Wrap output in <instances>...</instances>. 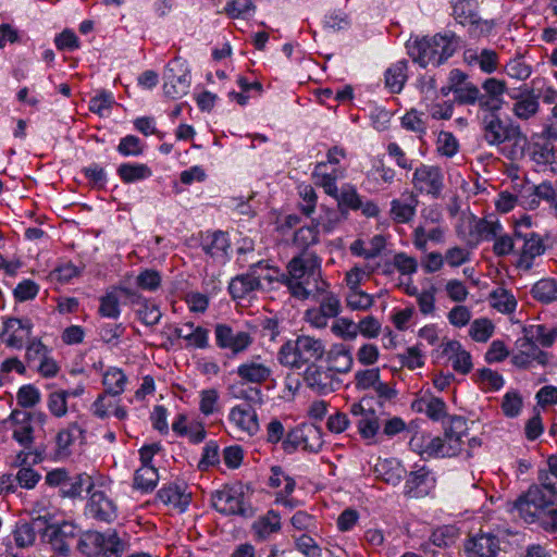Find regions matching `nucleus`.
Wrapping results in <instances>:
<instances>
[{
  "label": "nucleus",
  "instance_id": "obj_1",
  "mask_svg": "<svg viewBox=\"0 0 557 557\" xmlns=\"http://www.w3.org/2000/svg\"><path fill=\"white\" fill-rule=\"evenodd\" d=\"M276 280L299 300H319L329 288V283L322 277L321 260L307 251L292 258L286 265V273H282Z\"/></svg>",
  "mask_w": 557,
  "mask_h": 557
},
{
  "label": "nucleus",
  "instance_id": "obj_2",
  "mask_svg": "<svg viewBox=\"0 0 557 557\" xmlns=\"http://www.w3.org/2000/svg\"><path fill=\"white\" fill-rule=\"evenodd\" d=\"M515 508L527 523L537 522L545 531H557V503L540 486H530L515 503Z\"/></svg>",
  "mask_w": 557,
  "mask_h": 557
},
{
  "label": "nucleus",
  "instance_id": "obj_3",
  "mask_svg": "<svg viewBox=\"0 0 557 557\" xmlns=\"http://www.w3.org/2000/svg\"><path fill=\"white\" fill-rule=\"evenodd\" d=\"M325 352L323 339L301 334L280 347L277 360L285 368L300 370L322 359Z\"/></svg>",
  "mask_w": 557,
  "mask_h": 557
},
{
  "label": "nucleus",
  "instance_id": "obj_4",
  "mask_svg": "<svg viewBox=\"0 0 557 557\" xmlns=\"http://www.w3.org/2000/svg\"><path fill=\"white\" fill-rule=\"evenodd\" d=\"M458 46V37L450 33L416 39L407 45V49L413 62L425 67L430 64L434 66L443 64L456 52Z\"/></svg>",
  "mask_w": 557,
  "mask_h": 557
},
{
  "label": "nucleus",
  "instance_id": "obj_5",
  "mask_svg": "<svg viewBox=\"0 0 557 557\" xmlns=\"http://www.w3.org/2000/svg\"><path fill=\"white\" fill-rule=\"evenodd\" d=\"M77 549L86 557H98L107 552L121 554L124 547L114 530H108L106 533L89 530L81 534Z\"/></svg>",
  "mask_w": 557,
  "mask_h": 557
},
{
  "label": "nucleus",
  "instance_id": "obj_6",
  "mask_svg": "<svg viewBox=\"0 0 557 557\" xmlns=\"http://www.w3.org/2000/svg\"><path fill=\"white\" fill-rule=\"evenodd\" d=\"M478 9L476 0H456L453 4L454 18L462 26H468L473 38L487 36L494 28V22L481 18Z\"/></svg>",
  "mask_w": 557,
  "mask_h": 557
},
{
  "label": "nucleus",
  "instance_id": "obj_7",
  "mask_svg": "<svg viewBox=\"0 0 557 557\" xmlns=\"http://www.w3.org/2000/svg\"><path fill=\"white\" fill-rule=\"evenodd\" d=\"M513 236L522 242L521 247L517 250L515 265L523 272H529L534 267L535 259L546 251L544 237L533 231L525 232L519 228L513 232Z\"/></svg>",
  "mask_w": 557,
  "mask_h": 557
},
{
  "label": "nucleus",
  "instance_id": "obj_8",
  "mask_svg": "<svg viewBox=\"0 0 557 557\" xmlns=\"http://www.w3.org/2000/svg\"><path fill=\"white\" fill-rule=\"evenodd\" d=\"M466 420L461 417H453L443 436H435L433 449L435 457L446 458L457 456L463 447L466 436Z\"/></svg>",
  "mask_w": 557,
  "mask_h": 557
},
{
  "label": "nucleus",
  "instance_id": "obj_9",
  "mask_svg": "<svg viewBox=\"0 0 557 557\" xmlns=\"http://www.w3.org/2000/svg\"><path fill=\"white\" fill-rule=\"evenodd\" d=\"M163 91L172 100L178 99L188 92L190 75L186 61L181 58L171 60L163 73Z\"/></svg>",
  "mask_w": 557,
  "mask_h": 557
},
{
  "label": "nucleus",
  "instance_id": "obj_10",
  "mask_svg": "<svg viewBox=\"0 0 557 557\" xmlns=\"http://www.w3.org/2000/svg\"><path fill=\"white\" fill-rule=\"evenodd\" d=\"M283 446L287 453L297 448L318 453L323 446L322 431L319 426L311 423L298 425L287 433Z\"/></svg>",
  "mask_w": 557,
  "mask_h": 557
},
{
  "label": "nucleus",
  "instance_id": "obj_11",
  "mask_svg": "<svg viewBox=\"0 0 557 557\" xmlns=\"http://www.w3.org/2000/svg\"><path fill=\"white\" fill-rule=\"evenodd\" d=\"M273 374L272 362L261 355H255L243 361L236 369V375L243 385L260 386Z\"/></svg>",
  "mask_w": 557,
  "mask_h": 557
},
{
  "label": "nucleus",
  "instance_id": "obj_12",
  "mask_svg": "<svg viewBox=\"0 0 557 557\" xmlns=\"http://www.w3.org/2000/svg\"><path fill=\"white\" fill-rule=\"evenodd\" d=\"M411 184L416 191L438 198L444 188V174L440 166L420 164L412 174Z\"/></svg>",
  "mask_w": 557,
  "mask_h": 557
},
{
  "label": "nucleus",
  "instance_id": "obj_13",
  "mask_svg": "<svg viewBox=\"0 0 557 557\" xmlns=\"http://www.w3.org/2000/svg\"><path fill=\"white\" fill-rule=\"evenodd\" d=\"M214 334L218 347L230 350L234 356L244 354L253 344L249 332L235 330L227 324H216Z\"/></svg>",
  "mask_w": 557,
  "mask_h": 557
},
{
  "label": "nucleus",
  "instance_id": "obj_14",
  "mask_svg": "<svg viewBox=\"0 0 557 557\" xmlns=\"http://www.w3.org/2000/svg\"><path fill=\"white\" fill-rule=\"evenodd\" d=\"M500 107H484L481 114L484 138L490 145L506 143L516 126L505 124L498 114Z\"/></svg>",
  "mask_w": 557,
  "mask_h": 557
},
{
  "label": "nucleus",
  "instance_id": "obj_15",
  "mask_svg": "<svg viewBox=\"0 0 557 557\" xmlns=\"http://www.w3.org/2000/svg\"><path fill=\"white\" fill-rule=\"evenodd\" d=\"M33 323L29 319L8 318L3 321L1 339L10 348L22 349L30 339Z\"/></svg>",
  "mask_w": 557,
  "mask_h": 557
},
{
  "label": "nucleus",
  "instance_id": "obj_16",
  "mask_svg": "<svg viewBox=\"0 0 557 557\" xmlns=\"http://www.w3.org/2000/svg\"><path fill=\"white\" fill-rule=\"evenodd\" d=\"M304 381L310 389L319 394H330L334 392L341 383L327 367H322L317 364V362L305 369Z\"/></svg>",
  "mask_w": 557,
  "mask_h": 557
},
{
  "label": "nucleus",
  "instance_id": "obj_17",
  "mask_svg": "<svg viewBox=\"0 0 557 557\" xmlns=\"http://www.w3.org/2000/svg\"><path fill=\"white\" fill-rule=\"evenodd\" d=\"M349 412L357 418L356 424L361 437L370 443H374L381 429V422L375 410L366 408L363 403L360 401L354 403L350 406Z\"/></svg>",
  "mask_w": 557,
  "mask_h": 557
},
{
  "label": "nucleus",
  "instance_id": "obj_18",
  "mask_svg": "<svg viewBox=\"0 0 557 557\" xmlns=\"http://www.w3.org/2000/svg\"><path fill=\"white\" fill-rule=\"evenodd\" d=\"M549 356L541 350L536 343L528 336L516 342V351L512 355V363L518 368H529L533 362L541 366L547 364Z\"/></svg>",
  "mask_w": 557,
  "mask_h": 557
},
{
  "label": "nucleus",
  "instance_id": "obj_19",
  "mask_svg": "<svg viewBox=\"0 0 557 557\" xmlns=\"http://www.w3.org/2000/svg\"><path fill=\"white\" fill-rule=\"evenodd\" d=\"M86 509L94 519L107 523L112 522L117 517L115 503L101 490H91Z\"/></svg>",
  "mask_w": 557,
  "mask_h": 557
},
{
  "label": "nucleus",
  "instance_id": "obj_20",
  "mask_svg": "<svg viewBox=\"0 0 557 557\" xmlns=\"http://www.w3.org/2000/svg\"><path fill=\"white\" fill-rule=\"evenodd\" d=\"M211 500L213 508L223 515H246L243 493L234 487L214 492Z\"/></svg>",
  "mask_w": 557,
  "mask_h": 557
},
{
  "label": "nucleus",
  "instance_id": "obj_21",
  "mask_svg": "<svg viewBox=\"0 0 557 557\" xmlns=\"http://www.w3.org/2000/svg\"><path fill=\"white\" fill-rule=\"evenodd\" d=\"M228 422L242 434L248 437L256 435L259 430L258 414L248 405H237L231 408Z\"/></svg>",
  "mask_w": 557,
  "mask_h": 557
},
{
  "label": "nucleus",
  "instance_id": "obj_22",
  "mask_svg": "<svg viewBox=\"0 0 557 557\" xmlns=\"http://www.w3.org/2000/svg\"><path fill=\"white\" fill-rule=\"evenodd\" d=\"M499 539L491 533H480L465 543L467 557H497L500 549Z\"/></svg>",
  "mask_w": 557,
  "mask_h": 557
},
{
  "label": "nucleus",
  "instance_id": "obj_23",
  "mask_svg": "<svg viewBox=\"0 0 557 557\" xmlns=\"http://www.w3.org/2000/svg\"><path fill=\"white\" fill-rule=\"evenodd\" d=\"M258 270H262V262L252 264L248 273L237 275L231 281L228 290L233 298H244L261 288L260 276L257 275Z\"/></svg>",
  "mask_w": 557,
  "mask_h": 557
},
{
  "label": "nucleus",
  "instance_id": "obj_24",
  "mask_svg": "<svg viewBox=\"0 0 557 557\" xmlns=\"http://www.w3.org/2000/svg\"><path fill=\"white\" fill-rule=\"evenodd\" d=\"M435 479L425 467L411 471L405 483V494L409 497H423L434 487Z\"/></svg>",
  "mask_w": 557,
  "mask_h": 557
},
{
  "label": "nucleus",
  "instance_id": "obj_25",
  "mask_svg": "<svg viewBox=\"0 0 557 557\" xmlns=\"http://www.w3.org/2000/svg\"><path fill=\"white\" fill-rule=\"evenodd\" d=\"M419 200L413 191H405L399 198L391 201L389 216L399 224L410 222L416 215Z\"/></svg>",
  "mask_w": 557,
  "mask_h": 557
},
{
  "label": "nucleus",
  "instance_id": "obj_26",
  "mask_svg": "<svg viewBox=\"0 0 557 557\" xmlns=\"http://www.w3.org/2000/svg\"><path fill=\"white\" fill-rule=\"evenodd\" d=\"M84 438L85 430L77 422H72L66 428L61 429L55 436L57 457L65 458L70 456L71 446L78 440L83 442Z\"/></svg>",
  "mask_w": 557,
  "mask_h": 557
},
{
  "label": "nucleus",
  "instance_id": "obj_27",
  "mask_svg": "<svg viewBox=\"0 0 557 557\" xmlns=\"http://www.w3.org/2000/svg\"><path fill=\"white\" fill-rule=\"evenodd\" d=\"M326 354L327 368L335 373H347L350 371L354 359L350 348L344 344L333 345Z\"/></svg>",
  "mask_w": 557,
  "mask_h": 557
},
{
  "label": "nucleus",
  "instance_id": "obj_28",
  "mask_svg": "<svg viewBox=\"0 0 557 557\" xmlns=\"http://www.w3.org/2000/svg\"><path fill=\"white\" fill-rule=\"evenodd\" d=\"M10 420L15 424L13 438L24 448L30 449L34 443V429L28 413L13 410L10 414Z\"/></svg>",
  "mask_w": 557,
  "mask_h": 557
},
{
  "label": "nucleus",
  "instance_id": "obj_29",
  "mask_svg": "<svg viewBox=\"0 0 557 557\" xmlns=\"http://www.w3.org/2000/svg\"><path fill=\"white\" fill-rule=\"evenodd\" d=\"M443 352L448 355L456 372L468 374L472 370L471 355L462 348L458 341H448L444 345Z\"/></svg>",
  "mask_w": 557,
  "mask_h": 557
},
{
  "label": "nucleus",
  "instance_id": "obj_30",
  "mask_svg": "<svg viewBox=\"0 0 557 557\" xmlns=\"http://www.w3.org/2000/svg\"><path fill=\"white\" fill-rule=\"evenodd\" d=\"M550 140L544 135L533 137L529 145V156L533 162L547 165L555 161V147Z\"/></svg>",
  "mask_w": 557,
  "mask_h": 557
},
{
  "label": "nucleus",
  "instance_id": "obj_31",
  "mask_svg": "<svg viewBox=\"0 0 557 557\" xmlns=\"http://www.w3.org/2000/svg\"><path fill=\"white\" fill-rule=\"evenodd\" d=\"M157 498L164 505L172 506L181 511L185 510L190 502V495L177 484H169L160 488Z\"/></svg>",
  "mask_w": 557,
  "mask_h": 557
},
{
  "label": "nucleus",
  "instance_id": "obj_32",
  "mask_svg": "<svg viewBox=\"0 0 557 557\" xmlns=\"http://www.w3.org/2000/svg\"><path fill=\"white\" fill-rule=\"evenodd\" d=\"M75 531L76 528L71 522H63L53 528L50 534V543L53 549L61 555H66L75 537Z\"/></svg>",
  "mask_w": 557,
  "mask_h": 557
},
{
  "label": "nucleus",
  "instance_id": "obj_33",
  "mask_svg": "<svg viewBox=\"0 0 557 557\" xmlns=\"http://www.w3.org/2000/svg\"><path fill=\"white\" fill-rule=\"evenodd\" d=\"M419 412H424L431 420L440 421L447 416V407L443 399L435 396H423L413 404Z\"/></svg>",
  "mask_w": 557,
  "mask_h": 557
},
{
  "label": "nucleus",
  "instance_id": "obj_34",
  "mask_svg": "<svg viewBox=\"0 0 557 557\" xmlns=\"http://www.w3.org/2000/svg\"><path fill=\"white\" fill-rule=\"evenodd\" d=\"M94 486L91 476L86 473L69 474L61 494L63 497L76 498L81 497L84 491L90 493Z\"/></svg>",
  "mask_w": 557,
  "mask_h": 557
},
{
  "label": "nucleus",
  "instance_id": "obj_35",
  "mask_svg": "<svg viewBox=\"0 0 557 557\" xmlns=\"http://www.w3.org/2000/svg\"><path fill=\"white\" fill-rule=\"evenodd\" d=\"M530 293L541 304L557 302V278L544 277L539 280L533 284Z\"/></svg>",
  "mask_w": 557,
  "mask_h": 557
},
{
  "label": "nucleus",
  "instance_id": "obj_36",
  "mask_svg": "<svg viewBox=\"0 0 557 557\" xmlns=\"http://www.w3.org/2000/svg\"><path fill=\"white\" fill-rule=\"evenodd\" d=\"M375 472L387 484L398 485L405 473V468L395 459H385L375 466Z\"/></svg>",
  "mask_w": 557,
  "mask_h": 557
},
{
  "label": "nucleus",
  "instance_id": "obj_37",
  "mask_svg": "<svg viewBox=\"0 0 557 557\" xmlns=\"http://www.w3.org/2000/svg\"><path fill=\"white\" fill-rule=\"evenodd\" d=\"M408 62L406 60L397 61L385 72V86L393 94L399 92L407 81Z\"/></svg>",
  "mask_w": 557,
  "mask_h": 557
},
{
  "label": "nucleus",
  "instance_id": "obj_38",
  "mask_svg": "<svg viewBox=\"0 0 557 557\" xmlns=\"http://www.w3.org/2000/svg\"><path fill=\"white\" fill-rule=\"evenodd\" d=\"M159 481L158 470L153 466H141L135 471L133 486L143 493L154 490Z\"/></svg>",
  "mask_w": 557,
  "mask_h": 557
},
{
  "label": "nucleus",
  "instance_id": "obj_39",
  "mask_svg": "<svg viewBox=\"0 0 557 557\" xmlns=\"http://www.w3.org/2000/svg\"><path fill=\"white\" fill-rule=\"evenodd\" d=\"M490 304L498 312L510 314L517 308V299L512 293L504 287H497L490 294Z\"/></svg>",
  "mask_w": 557,
  "mask_h": 557
},
{
  "label": "nucleus",
  "instance_id": "obj_40",
  "mask_svg": "<svg viewBox=\"0 0 557 557\" xmlns=\"http://www.w3.org/2000/svg\"><path fill=\"white\" fill-rule=\"evenodd\" d=\"M127 377L119 368H110L103 374L104 392L111 396H119L125 389Z\"/></svg>",
  "mask_w": 557,
  "mask_h": 557
},
{
  "label": "nucleus",
  "instance_id": "obj_41",
  "mask_svg": "<svg viewBox=\"0 0 557 557\" xmlns=\"http://www.w3.org/2000/svg\"><path fill=\"white\" fill-rule=\"evenodd\" d=\"M117 175L124 183L128 184L150 177L152 171L143 163H123L117 168Z\"/></svg>",
  "mask_w": 557,
  "mask_h": 557
},
{
  "label": "nucleus",
  "instance_id": "obj_42",
  "mask_svg": "<svg viewBox=\"0 0 557 557\" xmlns=\"http://www.w3.org/2000/svg\"><path fill=\"white\" fill-rule=\"evenodd\" d=\"M504 226L498 219L485 218L475 222L473 233L478 240H493L503 231Z\"/></svg>",
  "mask_w": 557,
  "mask_h": 557
},
{
  "label": "nucleus",
  "instance_id": "obj_43",
  "mask_svg": "<svg viewBox=\"0 0 557 557\" xmlns=\"http://www.w3.org/2000/svg\"><path fill=\"white\" fill-rule=\"evenodd\" d=\"M281 529V517L271 510L253 523V530L258 537L267 539Z\"/></svg>",
  "mask_w": 557,
  "mask_h": 557
},
{
  "label": "nucleus",
  "instance_id": "obj_44",
  "mask_svg": "<svg viewBox=\"0 0 557 557\" xmlns=\"http://www.w3.org/2000/svg\"><path fill=\"white\" fill-rule=\"evenodd\" d=\"M326 166L325 162H319L315 164L314 170L312 172V178L314 181V184L318 186H321L324 191L334 197L337 198L338 188L336 185V175L335 174H329V173H321V170Z\"/></svg>",
  "mask_w": 557,
  "mask_h": 557
},
{
  "label": "nucleus",
  "instance_id": "obj_45",
  "mask_svg": "<svg viewBox=\"0 0 557 557\" xmlns=\"http://www.w3.org/2000/svg\"><path fill=\"white\" fill-rule=\"evenodd\" d=\"M434 442L435 438L431 435L416 432L409 441V446L412 451L420 456L435 457L434 449L432 448Z\"/></svg>",
  "mask_w": 557,
  "mask_h": 557
},
{
  "label": "nucleus",
  "instance_id": "obj_46",
  "mask_svg": "<svg viewBox=\"0 0 557 557\" xmlns=\"http://www.w3.org/2000/svg\"><path fill=\"white\" fill-rule=\"evenodd\" d=\"M494 333V325L486 318L475 319L469 330L471 338L478 343L487 342Z\"/></svg>",
  "mask_w": 557,
  "mask_h": 557
},
{
  "label": "nucleus",
  "instance_id": "obj_47",
  "mask_svg": "<svg viewBox=\"0 0 557 557\" xmlns=\"http://www.w3.org/2000/svg\"><path fill=\"white\" fill-rule=\"evenodd\" d=\"M199 410L205 416H211L220 410V395L215 388H207L200 392Z\"/></svg>",
  "mask_w": 557,
  "mask_h": 557
},
{
  "label": "nucleus",
  "instance_id": "obj_48",
  "mask_svg": "<svg viewBox=\"0 0 557 557\" xmlns=\"http://www.w3.org/2000/svg\"><path fill=\"white\" fill-rule=\"evenodd\" d=\"M284 484L285 494L290 495L296 486V482L293 478L287 475L280 466L271 467V475L269 478V486L277 488Z\"/></svg>",
  "mask_w": 557,
  "mask_h": 557
},
{
  "label": "nucleus",
  "instance_id": "obj_49",
  "mask_svg": "<svg viewBox=\"0 0 557 557\" xmlns=\"http://www.w3.org/2000/svg\"><path fill=\"white\" fill-rule=\"evenodd\" d=\"M346 302L351 310L364 311L373 306L374 299L361 289H352L347 293Z\"/></svg>",
  "mask_w": 557,
  "mask_h": 557
},
{
  "label": "nucleus",
  "instance_id": "obj_50",
  "mask_svg": "<svg viewBox=\"0 0 557 557\" xmlns=\"http://www.w3.org/2000/svg\"><path fill=\"white\" fill-rule=\"evenodd\" d=\"M376 268L370 264L364 267L355 265L346 273V284L349 290L360 289V285L364 277H369L375 272Z\"/></svg>",
  "mask_w": 557,
  "mask_h": 557
},
{
  "label": "nucleus",
  "instance_id": "obj_51",
  "mask_svg": "<svg viewBox=\"0 0 557 557\" xmlns=\"http://www.w3.org/2000/svg\"><path fill=\"white\" fill-rule=\"evenodd\" d=\"M342 218L337 209L321 206V212L315 220V225L321 226L326 233L332 232L339 224Z\"/></svg>",
  "mask_w": 557,
  "mask_h": 557
},
{
  "label": "nucleus",
  "instance_id": "obj_52",
  "mask_svg": "<svg viewBox=\"0 0 557 557\" xmlns=\"http://www.w3.org/2000/svg\"><path fill=\"white\" fill-rule=\"evenodd\" d=\"M506 141L511 143V149L508 153V157L511 160H518L524 156L525 148L528 146V138L521 133L519 127H515Z\"/></svg>",
  "mask_w": 557,
  "mask_h": 557
},
{
  "label": "nucleus",
  "instance_id": "obj_53",
  "mask_svg": "<svg viewBox=\"0 0 557 557\" xmlns=\"http://www.w3.org/2000/svg\"><path fill=\"white\" fill-rule=\"evenodd\" d=\"M47 407L53 417H65L69 410L66 394L61 393V391L50 393L47 399Z\"/></svg>",
  "mask_w": 557,
  "mask_h": 557
},
{
  "label": "nucleus",
  "instance_id": "obj_54",
  "mask_svg": "<svg viewBox=\"0 0 557 557\" xmlns=\"http://www.w3.org/2000/svg\"><path fill=\"white\" fill-rule=\"evenodd\" d=\"M298 190L301 198L299 209L305 215L310 216L317 207L318 196L315 190L311 185H301L298 187Z\"/></svg>",
  "mask_w": 557,
  "mask_h": 557
},
{
  "label": "nucleus",
  "instance_id": "obj_55",
  "mask_svg": "<svg viewBox=\"0 0 557 557\" xmlns=\"http://www.w3.org/2000/svg\"><path fill=\"white\" fill-rule=\"evenodd\" d=\"M515 236L500 231L493 239V252L497 257H506L515 252Z\"/></svg>",
  "mask_w": 557,
  "mask_h": 557
},
{
  "label": "nucleus",
  "instance_id": "obj_56",
  "mask_svg": "<svg viewBox=\"0 0 557 557\" xmlns=\"http://www.w3.org/2000/svg\"><path fill=\"white\" fill-rule=\"evenodd\" d=\"M457 535L455 528L445 525L433 531L430 540L437 547H448L456 542Z\"/></svg>",
  "mask_w": 557,
  "mask_h": 557
},
{
  "label": "nucleus",
  "instance_id": "obj_57",
  "mask_svg": "<svg viewBox=\"0 0 557 557\" xmlns=\"http://www.w3.org/2000/svg\"><path fill=\"white\" fill-rule=\"evenodd\" d=\"M455 99L460 104H473L476 100L480 101V104H488L487 101L483 102L480 90L472 83H467L461 88L456 89Z\"/></svg>",
  "mask_w": 557,
  "mask_h": 557
},
{
  "label": "nucleus",
  "instance_id": "obj_58",
  "mask_svg": "<svg viewBox=\"0 0 557 557\" xmlns=\"http://www.w3.org/2000/svg\"><path fill=\"white\" fill-rule=\"evenodd\" d=\"M13 537L16 546L24 548L34 544L36 532L32 524L25 522L16 525Z\"/></svg>",
  "mask_w": 557,
  "mask_h": 557
},
{
  "label": "nucleus",
  "instance_id": "obj_59",
  "mask_svg": "<svg viewBox=\"0 0 557 557\" xmlns=\"http://www.w3.org/2000/svg\"><path fill=\"white\" fill-rule=\"evenodd\" d=\"M110 394L103 392L91 405V411L92 414L96 416L99 419H106L109 417L111 409L114 410V407L116 406V401L110 398Z\"/></svg>",
  "mask_w": 557,
  "mask_h": 557
},
{
  "label": "nucleus",
  "instance_id": "obj_60",
  "mask_svg": "<svg viewBox=\"0 0 557 557\" xmlns=\"http://www.w3.org/2000/svg\"><path fill=\"white\" fill-rule=\"evenodd\" d=\"M39 292V285L33 280H23L20 282L13 290L14 298L24 302L34 299Z\"/></svg>",
  "mask_w": 557,
  "mask_h": 557
},
{
  "label": "nucleus",
  "instance_id": "obj_61",
  "mask_svg": "<svg viewBox=\"0 0 557 557\" xmlns=\"http://www.w3.org/2000/svg\"><path fill=\"white\" fill-rule=\"evenodd\" d=\"M332 332L344 339L351 341L357 337L358 327L352 320L341 318L333 323Z\"/></svg>",
  "mask_w": 557,
  "mask_h": 557
},
{
  "label": "nucleus",
  "instance_id": "obj_62",
  "mask_svg": "<svg viewBox=\"0 0 557 557\" xmlns=\"http://www.w3.org/2000/svg\"><path fill=\"white\" fill-rule=\"evenodd\" d=\"M319 240L318 226H304L295 232L294 243L299 247L307 248L311 245L317 244Z\"/></svg>",
  "mask_w": 557,
  "mask_h": 557
},
{
  "label": "nucleus",
  "instance_id": "obj_63",
  "mask_svg": "<svg viewBox=\"0 0 557 557\" xmlns=\"http://www.w3.org/2000/svg\"><path fill=\"white\" fill-rule=\"evenodd\" d=\"M16 400L21 407L32 408L40 401V393L33 385H24L18 389Z\"/></svg>",
  "mask_w": 557,
  "mask_h": 557
},
{
  "label": "nucleus",
  "instance_id": "obj_64",
  "mask_svg": "<svg viewBox=\"0 0 557 557\" xmlns=\"http://www.w3.org/2000/svg\"><path fill=\"white\" fill-rule=\"evenodd\" d=\"M320 310L326 315L329 319L335 318L339 313L341 302L339 299L329 290L320 296Z\"/></svg>",
  "mask_w": 557,
  "mask_h": 557
}]
</instances>
